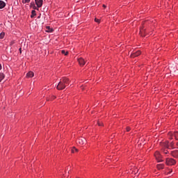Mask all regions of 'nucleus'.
Here are the masks:
<instances>
[{
	"instance_id": "1",
	"label": "nucleus",
	"mask_w": 178,
	"mask_h": 178,
	"mask_svg": "<svg viewBox=\"0 0 178 178\" xmlns=\"http://www.w3.org/2000/svg\"><path fill=\"white\" fill-rule=\"evenodd\" d=\"M70 80L67 77H63L60 79L59 83L57 85V90H65L66 88V86H69V83Z\"/></svg>"
},
{
	"instance_id": "2",
	"label": "nucleus",
	"mask_w": 178,
	"mask_h": 178,
	"mask_svg": "<svg viewBox=\"0 0 178 178\" xmlns=\"http://www.w3.org/2000/svg\"><path fill=\"white\" fill-rule=\"evenodd\" d=\"M165 163L166 165H168V166H172L173 165L176 164V160L173 159H170V158H168L165 160Z\"/></svg>"
},
{
	"instance_id": "3",
	"label": "nucleus",
	"mask_w": 178,
	"mask_h": 178,
	"mask_svg": "<svg viewBox=\"0 0 178 178\" xmlns=\"http://www.w3.org/2000/svg\"><path fill=\"white\" fill-rule=\"evenodd\" d=\"M154 156L157 162H163V160H162V156L161 155V153H159V152H156L154 153Z\"/></svg>"
},
{
	"instance_id": "4",
	"label": "nucleus",
	"mask_w": 178,
	"mask_h": 178,
	"mask_svg": "<svg viewBox=\"0 0 178 178\" xmlns=\"http://www.w3.org/2000/svg\"><path fill=\"white\" fill-rule=\"evenodd\" d=\"M141 55V51H137L136 52H134L131 54V58H136L137 56H140Z\"/></svg>"
},
{
	"instance_id": "5",
	"label": "nucleus",
	"mask_w": 178,
	"mask_h": 178,
	"mask_svg": "<svg viewBox=\"0 0 178 178\" xmlns=\"http://www.w3.org/2000/svg\"><path fill=\"white\" fill-rule=\"evenodd\" d=\"M86 138L83 137H81L78 139V143L79 144H80L81 145H83L85 143H86Z\"/></svg>"
},
{
	"instance_id": "6",
	"label": "nucleus",
	"mask_w": 178,
	"mask_h": 178,
	"mask_svg": "<svg viewBox=\"0 0 178 178\" xmlns=\"http://www.w3.org/2000/svg\"><path fill=\"white\" fill-rule=\"evenodd\" d=\"M78 62L80 66H84L86 65V60L83 58H78Z\"/></svg>"
},
{
	"instance_id": "7",
	"label": "nucleus",
	"mask_w": 178,
	"mask_h": 178,
	"mask_svg": "<svg viewBox=\"0 0 178 178\" xmlns=\"http://www.w3.org/2000/svg\"><path fill=\"white\" fill-rule=\"evenodd\" d=\"M35 2L38 8H41V6H42V0H35Z\"/></svg>"
},
{
	"instance_id": "8",
	"label": "nucleus",
	"mask_w": 178,
	"mask_h": 178,
	"mask_svg": "<svg viewBox=\"0 0 178 178\" xmlns=\"http://www.w3.org/2000/svg\"><path fill=\"white\" fill-rule=\"evenodd\" d=\"M171 155L174 158H178V150H174L171 152Z\"/></svg>"
},
{
	"instance_id": "9",
	"label": "nucleus",
	"mask_w": 178,
	"mask_h": 178,
	"mask_svg": "<svg viewBox=\"0 0 178 178\" xmlns=\"http://www.w3.org/2000/svg\"><path fill=\"white\" fill-rule=\"evenodd\" d=\"M27 79H31V77H34V72L30 71L26 74Z\"/></svg>"
},
{
	"instance_id": "10",
	"label": "nucleus",
	"mask_w": 178,
	"mask_h": 178,
	"mask_svg": "<svg viewBox=\"0 0 178 178\" xmlns=\"http://www.w3.org/2000/svg\"><path fill=\"white\" fill-rule=\"evenodd\" d=\"M6 6V3L3 1H0V9H3Z\"/></svg>"
},
{
	"instance_id": "11",
	"label": "nucleus",
	"mask_w": 178,
	"mask_h": 178,
	"mask_svg": "<svg viewBox=\"0 0 178 178\" xmlns=\"http://www.w3.org/2000/svg\"><path fill=\"white\" fill-rule=\"evenodd\" d=\"M145 29H140V35L142 37H145Z\"/></svg>"
},
{
	"instance_id": "12",
	"label": "nucleus",
	"mask_w": 178,
	"mask_h": 178,
	"mask_svg": "<svg viewBox=\"0 0 178 178\" xmlns=\"http://www.w3.org/2000/svg\"><path fill=\"white\" fill-rule=\"evenodd\" d=\"M165 168V165L164 164H159L157 165V168L161 170V169H163Z\"/></svg>"
},
{
	"instance_id": "13",
	"label": "nucleus",
	"mask_w": 178,
	"mask_h": 178,
	"mask_svg": "<svg viewBox=\"0 0 178 178\" xmlns=\"http://www.w3.org/2000/svg\"><path fill=\"white\" fill-rule=\"evenodd\" d=\"M3 79H5V74H3V73H1L0 74V82L2 81V80H3Z\"/></svg>"
},
{
	"instance_id": "14",
	"label": "nucleus",
	"mask_w": 178,
	"mask_h": 178,
	"mask_svg": "<svg viewBox=\"0 0 178 178\" xmlns=\"http://www.w3.org/2000/svg\"><path fill=\"white\" fill-rule=\"evenodd\" d=\"M5 38V33L2 32L0 33V38L1 40Z\"/></svg>"
},
{
	"instance_id": "15",
	"label": "nucleus",
	"mask_w": 178,
	"mask_h": 178,
	"mask_svg": "<svg viewBox=\"0 0 178 178\" xmlns=\"http://www.w3.org/2000/svg\"><path fill=\"white\" fill-rule=\"evenodd\" d=\"M61 54H63V55H67L68 54H69V52L68 51H65V50H62L61 51Z\"/></svg>"
},
{
	"instance_id": "16",
	"label": "nucleus",
	"mask_w": 178,
	"mask_h": 178,
	"mask_svg": "<svg viewBox=\"0 0 178 178\" xmlns=\"http://www.w3.org/2000/svg\"><path fill=\"white\" fill-rule=\"evenodd\" d=\"M174 136L175 137L176 140H178V132L177 131L174 132Z\"/></svg>"
},
{
	"instance_id": "17",
	"label": "nucleus",
	"mask_w": 178,
	"mask_h": 178,
	"mask_svg": "<svg viewBox=\"0 0 178 178\" xmlns=\"http://www.w3.org/2000/svg\"><path fill=\"white\" fill-rule=\"evenodd\" d=\"M36 13H35V10H32V15H31V17H34V16H35Z\"/></svg>"
},
{
	"instance_id": "18",
	"label": "nucleus",
	"mask_w": 178,
	"mask_h": 178,
	"mask_svg": "<svg viewBox=\"0 0 178 178\" xmlns=\"http://www.w3.org/2000/svg\"><path fill=\"white\" fill-rule=\"evenodd\" d=\"M46 29L48 30V33H52V29L49 26H47Z\"/></svg>"
},
{
	"instance_id": "19",
	"label": "nucleus",
	"mask_w": 178,
	"mask_h": 178,
	"mask_svg": "<svg viewBox=\"0 0 178 178\" xmlns=\"http://www.w3.org/2000/svg\"><path fill=\"white\" fill-rule=\"evenodd\" d=\"M23 3H30V0H23Z\"/></svg>"
},
{
	"instance_id": "20",
	"label": "nucleus",
	"mask_w": 178,
	"mask_h": 178,
	"mask_svg": "<svg viewBox=\"0 0 178 178\" xmlns=\"http://www.w3.org/2000/svg\"><path fill=\"white\" fill-rule=\"evenodd\" d=\"M95 22H96V23H100L101 19H98V18H95Z\"/></svg>"
},
{
	"instance_id": "21",
	"label": "nucleus",
	"mask_w": 178,
	"mask_h": 178,
	"mask_svg": "<svg viewBox=\"0 0 178 178\" xmlns=\"http://www.w3.org/2000/svg\"><path fill=\"white\" fill-rule=\"evenodd\" d=\"M74 148H75V147H74V148L72 149V154H74V152H76V150H74Z\"/></svg>"
},
{
	"instance_id": "22",
	"label": "nucleus",
	"mask_w": 178,
	"mask_h": 178,
	"mask_svg": "<svg viewBox=\"0 0 178 178\" xmlns=\"http://www.w3.org/2000/svg\"><path fill=\"white\" fill-rule=\"evenodd\" d=\"M164 147H165V148H168V147H169V145H168V143H165V144L164 145Z\"/></svg>"
},
{
	"instance_id": "23",
	"label": "nucleus",
	"mask_w": 178,
	"mask_h": 178,
	"mask_svg": "<svg viewBox=\"0 0 178 178\" xmlns=\"http://www.w3.org/2000/svg\"><path fill=\"white\" fill-rule=\"evenodd\" d=\"M130 131V127H127V131Z\"/></svg>"
},
{
	"instance_id": "24",
	"label": "nucleus",
	"mask_w": 178,
	"mask_h": 178,
	"mask_svg": "<svg viewBox=\"0 0 178 178\" xmlns=\"http://www.w3.org/2000/svg\"><path fill=\"white\" fill-rule=\"evenodd\" d=\"M97 124H98V126H102V123H101V122H98Z\"/></svg>"
},
{
	"instance_id": "25",
	"label": "nucleus",
	"mask_w": 178,
	"mask_h": 178,
	"mask_svg": "<svg viewBox=\"0 0 178 178\" xmlns=\"http://www.w3.org/2000/svg\"><path fill=\"white\" fill-rule=\"evenodd\" d=\"M74 151H75V152H79V149H76V147L74 148Z\"/></svg>"
},
{
	"instance_id": "26",
	"label": "nucleus",
	"mask_w": 178,
	"mask_h": 178,
	"mask_svg": "<svg viewBox=\"0 0 178 178\" xmlns=\"http://www.w3.org/2000/svg\"><path fill=\"white\" fill-rule=\"evenodd\" d=\"M19 54H22V48H19Z\"/></svg>"
},
{
	"instance_id": "27",
	"label": "nucleus",
	"mask_w": 178,
	"mask_h": 178,
	"mask_svg": "<svg viewBox=\"0 0 178 178\" xmlns=\"http://www.w3.org/2000/svg\"><path fill=\"white\" fill-rule=\"evenodd\" d=\"M164 154H169V152H168V151H164Z\"/></svg>"
},
{
	"instance_id": "28",
	"label": "nucleus",
	"mask_w": 178,
	"mask_h": 178,
	"mask_svg": "<svg viewBox=\"0 0 178 178\" xmlns=\"http://www.w3.org/2000/svg\"><path fill=\"white\" fill-rule=\"evenodd\" d=\"M2 70V65L0 64V70Z\"/></svg>"
},
{
	"instance_id": "29",
	"label": "nucleus",
	"mask_w": 178,
	"mask_h": 178,
	"mask_svg": "<svg viewBox=\"0 0 178 178\" xmlns=\"http://www.w3.org/2000/svg\"><path fill=\"white\" fill-rule=\"evenodd\" d=\"M103 8H106V6L105 4H104Z\"/></svg>"
},
{
	"instance_id": "30",
	"label": "nucleus",
	"mask_w": 178,
	"mask_h": 178,
	"mask_svg": "<svg viewBox=\"0 0 178 178\" xmlns=\"http://www.w3.org/2000/svg\"><path fill=\"white\" fill-rule=\"evenodd\" d=\"M55 98H56L55 96H53V99H55Z\"/></svg>"
},
{
	"instance_id": "31",
	"label": "nucleus",
	"mask_w": 178,
	"mask_h": 178,
	"mask_svg": "<svg viewBox=\"0 0 178 178\" xmlns=\"http://www.w3.org/2000/svg\"><path fill=\"white\" fill-rule=\"evenodd\" d=\"M171 145H172V147H173V143H171Z\"/></svg>"
}]
</instances>
